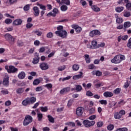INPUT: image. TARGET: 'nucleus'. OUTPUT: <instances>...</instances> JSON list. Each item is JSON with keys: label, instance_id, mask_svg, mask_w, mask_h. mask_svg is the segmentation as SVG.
Masks as SVG:
<instances>
[{"label": "nucleus", "instance_id": "1", "mask_svg": "<svg viewBox=\"0 0 131 131\" xmlns=\"http://www.w3.org/2000/svg\"><path fill=\"white\" fill-rule=\"evenodd\" d=\"M36 102V97H30L26 98L22 102L23 106H27V105H31L34 104Z\"/></svg>", "mask_w": 131, "mask_h": 131}, {"label": "nucleus", "instance_id": "2", "mask_svg": "<svg viewBox=\"0 0 131 131\" xmlns=\"http://www.w3.org/2000/svg\"><path fill=\"white\" fill-rule=\"evenodd\" d=\"M55 34L59 37H61V38H66V37H67V35H68V33H67L66 30H63L62 31H55Z\"/></svg>", "mask_w": 131, "mask_h": 131}, {"label": "nucleus", "instance_id": "3", "mask_svg": "<svg viewBox=\"0 0 131 131\" xmlns=\"http://www.w3.org/2000/svg\"><path fill=\"white\" fill-rule=\"evenodd\" d=\"M32 120H33V118L30 115L26 116L23 124L25 126L28 125V124L31 123L32 122Z\"/></svg>", "mask_w": 131, "mask_h": 131}, {"label": "nucleus", "instance_id": "4", "mask_svg": "<svg viewBox=\"0 0 131 131\" xmlns=\"http://www.w3.org/2000/svg\"><path fill=\"white\" fill-rule=\"evenodd\" d=\"M5 69L7 70L8 73H16V72H18V69L13 66H10L9 67L6 66Z\"/></svg>", "mask_w": 131, "mask_h": 131}, {"label": "nucleus", "instance_id": "5", "mask_svg": "<svg viewBox=\"0 0 131 131\" xmlns=\"http://www.w3.org/2000/svg\"><path fill=\"white\" fill-rule=\"evenodd\" d=\"M82 123L85 127H91V126H94V125L96 124V122L95 121H90L89 120H85L83 121Z\"/></svg>", "mask_w": 131, "mask_h": 131}, {"label": "nucleus", "instance_id": "6", "mask_svg": "<svg viewBox=\"0 0 131 131\" xmlns=\"http://www.w3.org/2000/svg\"><path fill=\"white\" fill-rule=\"evenodd\" d=\"M5 37L6 40H7V41H9V43H10L11 45H13L15 41V39L14 38V37H13V36H12V35H11V34L7 33L5 35Z\"/></svg>", "mask_w": 131, "mask_h": 131}, {"label": "nucleus", "instance_id": "7", "mask_svg": "<svg viewBox=\"0 0 131 131\" xmlns=\"http://www.w3.org/2000/svg\"><path fill=\"white\" fill-rule=\"evenodd\" d=\"M76 114L79 117L82 116V114H83V107H77L76 110Z\"/></svg>", "mask_w": 131, "mask_h": 131}, {"label": "nucleus", "instance_id": "8", "mask_svg": "<svg viewBox=\"0 0 131 131\" xmlns=\"http://www.w3.org/2000/svg\"><path fill=\"white\" fill-rule=\"evenodd\" d=\"M90 35L91 37H94L96 35H101V32L98 30H94L90 33Z\"/></svg>", "mask_w": 131, "mask_h": 131}, {"label": "nucleus", "instance_id": "9", "mask_svg": "<svg viewBox=\"0 0 131 131\" xmlns=\"http://www.w3.org/2000/svg\"><path fill=\"white\" fill-rule=\"evenodd\" d=\"M39 67L41 70H48L49 69V64L46 62H41L40 63Z\"/></svg>", "mask_w": 131, "mask_h": 131}, {"label": "nucleus", "instance_id": "10", "mask_svg": "<svg viewBox=\"0 0 131 131\" xmlns=\"http://www.w3.org/2000/svg\"><path fill=\"white\" fill-rule=\"evenodd\" d=\"M39 55L37 53H35L34 58L33 59L32 63L33 64H37L39 62Z\"/></svg>", "mask_w": 131, "mask_h": 131}, {"label": "nucleus", "instance_id": "11", "mask_svg": "<svg viewBox=\"0 0 131 131\" xmlns=\"http://www.w3.org/2000/svg\"><path fill=\"white\" fill-rule=\"evenodd\" d=\"M111 62L114 64H119L121 61L118 55H116L114 58L111 60Z\"/></svg>", "mask_w": 131, "mask_h": 131}, {"label": "nucleus", "instance_id": "12", "mask_svg": "<svg viewBox=\"0 0 131 131\" xmlns=\"http://www.w3.org/2000/svg\"><path fill=\"white\" fill-rule=\"evenodd\" d=\"M72 28L75 29L77 33H80V32H81V31L82 30V29L81 28V27H79V26L77 25H73Z\"/></svg>", "mask_w": 131, "mask_h": 131}, {"label": "nucleus", "instance_id": "13", "mask_svg": "<svg viewBox=\"0 0 131 131\" xmlns=\"http://www.w3.org/2000/svg\"><path fill=\"white\" fill-rule=\"evenodd\" d=\"M79 73V75H75L73 77V79H74V80H76L83 77V73H82V72H80Z\"/></svg>", "mask_w": 131, "mask_h": 131}, {"label": "nucleus", "instance_id": "14", "mask_svg": "<svg viewBox=\"0 0 131 131\" xmlns=\"http://www.w3.org/2000/svg\"><path fill=\"white\" fill-rule=\"evenodd\" d=\"M124 3L126 4V8L127 11H131V3H129V0H124Z\"/></svg>", "mask_w": 131, "mask_h": 131}, {"label": "nucleus", "instance_id": "15", "mask_svg": "<svg viewBox=\"0 0 131 131\" xmlns=\"http://www.w3.org/2000/svg\"><path fill=\"white\" fill-rule=\"evenodd\" d=\"M70 92V87L64 88L60 91V93L63 95V94H67Z\"/></svg>", "mask_w": 131, "mask_h": 131}, {"label": "nucleus", "instance_id": "16", "mask_svg": "<svg viewBox=\"0 0 131 131\" xmlns=\"http://www.w3.org/2000/svg\"><path fill=\"white\" fill-rule=\"evenodd\" d=\"M34 15L35 17H37L39 15V9L38 7L35 6L33 7Z\"/></svg>", "mask_w": 131, "mask_h": 131}, {"label": "nucleus", "instance_id": "17", "mask_svg": "<svg viewBox=\"0 0 131 131\" xmlns=\"http://www.w3.org/2000/svg\"><path fill=\"white\" fill-rule=\"evenodd\" d=\"M13 24L15 26H18V25H21L22 24V19H16L13 21Z\"/></svg>", "mask_w": 131, "mask_h": 131}, {"label": "nucleus", "instance_id": "18", "mask_svg": "<svg viewBox=\"0 0 131 131\" xmlns=\"http://www.w3.org/2000/svg\"><path fill=\"white\" fill-rule=\"evenodd\" d=\"M103 96L105 98H111L113 97V93L107 91L103 93Z\"/></svg>", "mask_w": 131, "mask_h": 131}, {"label": "nucleus", "instance_id": "19", "mask_svg": "<svg viewBox=\"0 0 131 131\" xmlns=\"http://www.w3.org/2000/svg\"><path fill=\"white\" fill-rule=\"evenodd\" d=\"M9 77H7L3 79V84L5 86H9Z\"/></svg>", "mask_w": 131, "mask_h": 131}, {"label": "nucleus", "instance_id": "20", "mask_svg": "<svg viewBox=\"0 0 131 131\" xmlns=\"http://www.w3.org/2000/svg\"><path fill=\"white\" fill-rule=\"evenodd\" d=\"M115 17L116 18V23L118 24H121L123 22V18L119 17L118 14H115Z\"/></svg>", "mask_w": 131, "mask_h": 131}, {"label": "nucleus", "instance_id": "21", "mask_svg": "<svg viewBox=\"0 0 131 131\" xmlns=\"http://www.w3.org/2000/svg\"><path fill=\"white\" fill-rule=\"evenodd\" d=\"M92 49H99L98 42L96 40H93L92 41Z\"/></svg>", "mask_w": 131, "mask_h": 131}, {"label": "nucleus", "instance_id": "22", "mask_svg": "<svg viewBox=\"0 0 131 131\" xmlns=\"http://www.w3.org/2000/svg\"><path fill=\"white\" fill-rule=\"evenodd\" d=\"M25 76H26V74L24 72H21L18 75V77L19 79H24V78H25Z\"/></svg>", "mask_w": 131, "mask_h": 131}, {"label": "nucleus", "instance_id": "23", "mask_svg": "<svg viewBox=\"0 0 131 131\" xmlns=\"http://www.w3.org/2000/svg\"><path fill=\"white\" fill-rule=\"evenodd\" d=\"M131 23L129 21H126L124 23V30H125L126 28L130 27Z\"/></svg>", "mask_w": 131, "mask_h": 131}, {"label": "nucleus", "instance_id": "24", "mask_svg": "<svg viewBox=\"0 0 131 131\" xmlns=\"http://www.w3.org/2000/svg\"><path fill=\"white\" fill-rule=\"evenodd\" d=\"M123 10H124V7L122 6L118 7L115 8V11L117 12V13H121Z\"/></svg>", "mask_w": 131, "mask_h": 131}, {"label": "nucleus", "instance_id": "25", "mask_svg": "<svg viewBox=\"0 0 131 131\" xmlns=\"http://www.w3.org/2000/svg\"><path fill=\"white\" fill-rule=\"evenodd\" d=\"M121 117H122V116H121V115L119 113V112H116V113H115V114H114V118L115 119H120V118H121Z\"/></svg>", "mask_w": 131, "mask_h": 131}, {"label": "nucleus", "instance_id": "26", "mask_svg": "<svg viewBox=\"0 0 131 131\" xmlns=\"http://www.w3.org/2000/svg\"><path fill=\"white\" fill-rule=\"evenodd\" d=\"M92 9L94 11V12H100L101 11V9L100 8L98 7L97 6L93 5L92 6Z\"/></svg>", "mask_w": 131, "mask_h": 131}, {"label": "nucleus", "instance_id": "27", "mask_svg": "<svg viewBox=\"0 0 131 131\" xmlns=\"http://www.w3.org/2000/svg\"><path fill=\"white\" fill-rule=\"evenodd\" d=\"M85 60L87 64H90V63H91V58H90V55H89V54L85 55Z\"/></svg>", "mask_w": 131, "mask_h": 131}, {"label": "nucleus", "instance_id": "28", "mask_svg": "<svg viewBox=\"0 0 131 131\" xmlns=\"http://www.w3.org/2000/svg\"><path fill=\"white\" fill-rule=\"evenodd\" d=\"M48 118V120L50 122H51V123H54V122H55V119H54V118L53 117H52L51 115H49L47 116Z\"/></svg>", "mask_w": 131, "mask_h": 131}, {"label": "nucleus", "instance_id": "29", "mask_svg": "<svg viewBox=\"0 0 131 131\" xmlns=\"http://www.w3.org/2000/svg\"><path fill=\"white\" fill-rule=\"evenodd\" d=\"M40 83V80H39V79H35L33 82V85H38Z\"/></svg>", "mask_w": 131, "mask_h": 131}, {"label": "nucleus", "instance_id": "30", "mask_svg": "<svg viewBox=\"0 0 131 131\" xmlns=\"http://www.w3.org/2000/svg\"><path fill=\"white\" fill-rule=\"evenodd\" d=\"M37 118H38V121H41V120H42V117H43L42 114L40 113H38L37 114Z\"/></svg>", "mask_w": 131, "mask_h": 131}, {"label": "nucleus", "instance_id": "31", "mask_svg": "<svg viewBox=\"0 0 131 131\" xmlns=\"http://www.w3.org/2000/svg\"><path fill=\"white\" fill-rule=\"evenodd\" d=\"M16 93L18 94H23V93H24V89L22 88H18L16 90Z\"/></svg>", "mask_w": 131, "mask_h": 131}, {"label": "nucleus", "instance_id": "32", "mask_svg": "<svg viewBox=\"0 0 131 131\" xmlns=\"http://www.w3.org/2000/svg\"><path fill=\"white\" fill-rule=\"evenodd\" d=\"M120 92H121V89L117 88L115 90H114L113 93L115 95H118V94H120Z\"/></svg>", "mask_w": 131, "mask_h": 131}, {"label": "nucleus", "instance_id": "33", "mask_svg": "<svg viewBox=\"0 0 131 131\" xmlns=\"http://www.w3.org/2000/svg\"><path fill=\"white\" fill-rule=\"evenodd\" d=\"M60 10L62 11V12H66V11L68 10V7L66 5H62L60 7Z\"/></svg>", "mask_w": 131, "mask_h": 131}, {"label": "nucleus", "instance_id": "34", "mask_svg": "<svg viewBox=\"0 0 131 131\" xmlns=\"http://www.w3.org/2000/svg\"><path fill=\"white\" fill-rule=\"evenodd\" d=\"M96 113V110L95 107H92L89 110V114H94Z\"/></svg>", "mask_w": 131, "mask_h": 131}, {"label": "nucleus", "instance_id": "35", "mask_svg": "<svg viewBox=\"0 0 131 131\" xmlns=\"http://www.w3.org/2000/svg\"><path fill=\"white\" fill-rule=\"evenodd\" d=\"M79 69V66L78 64H75L73 66V70L74 71H77Z\"/></svg>", "mask_w": 131, "mask_h": 131}, {"label": "nucleus", "instance_id": "36", "mask_svg": "<svg viewBox=\"0 0 131 131\" xmlns=\"http://www.w3.org/2000/svg\"><path fill=\"white\" fill-rule=\"evenodd\" d=\"M61 4H64L67 5V6L70 5V0H61Z\"/></svg>", "mask_w": 131, "mask_h": 131}, {"label": "nucleus", "instance_id": "37", "mask_svg": "<svg viewBox=\"0 0 131 131\" xmlns=\"http://www.w3.org/2000/svg\"><path fill=\"white\" fill-rule=\"evenodd\" d=\"M75 90L76 91H77V92H81V90H82V87L80 85H76Z\"/></svg>", "mask_w": 131, "mask_h": 131}, {"label": "nucleus", "instance_id": "38", "mask_svg": "<svg viewBox=\"0 0 131 131\" xmlns=\"http://www.w3.org/2000/svg\"><path fill=\"white\" fill-rule=\"evenodd\" d=\"M65 124L66 125H69V126H73V127L75 126V123L73 122H67V123H66Z\"/></svg>", "mask_w": 131, "mask_h": 131}, {"label": "nucleus", "instance_id": "39", "mask_svg": "<svg viewBox=\"0 0 131 131\" xmlns=\"http://www.w3.org/2000/svg\"><path fill=\"white\" fill-rule=\"evenodd\" d=\"M108 130H113L114 129V125L110 124L107 127Z\"/></svg>", "mask_w": 131, "mask_h": 131}, {"label": "nucleus", "instance_id": "40", "mask_svg": "<svg viewBox=\"0 0 131 131\" xmlns=\"http://www.w3.org/2000/svg\"><path fill=\"white\" fill-rule=\"evenodd\" d=\"M73 103V100H72V99H70L68 101V104H67L68 108H70V107H71V106H72Z\"/></svg>", "mask_w": 131, "mask_h": 131}, {"label": "nucleus", "instance_id": "41", "mask_svg": "<svg viewBox=\"0 0 131 131\" xmlns=\"http://www.w3.org/2000/svg\"><path fill=\"white\" fill-rule=\"evenodd\" d=\"M40 108L41 112H47L48 111V106H41Z\"/></svg>", "mask_w": 131, "mask_h": 131}, {"label": "nucleus", "instance_id": "42", "mask_svg": "<svg viewBox=\"0 0 131 131\" xmlns=\"http://www.w3.org/2000/svg\"><path fill=\"white\" fill-rule=\"evenodd\" d=\"M124 17H126V18H128L130 16V12L128 11H126L123 14Z\"/></svg>", "mask_w": 131, "mask_h": 131}, {"label": "nucleus", "instance_id": "43", "mask_svg": "<svg viewBox=\"0 0 131 131\" xmlns=\"http://www.w3.org/2000/svg\"><path fill=\"white\" fill-rule=\"evenodd\" d=\"M119 57V59L120 60V62H121L122 61H123L124 60H125V56L123 55H118Z\"/></svg>", "mask_w": 131, "mask_h": 131}, {"label": "nucleus", "instance_id": "44", "mask_svg": "<svg viewBox=\"0 0 131 131\" xmlns=\"http://www.w3.org/2000/svg\"><path fill=\"white\" fill-rule=\"evenodd\" d=\"M29 9H30V5L29 4L26 5L24 7V10L26 12V11H29Z\"/></svg>", "mask_w": 131, "mask_h": 131}, {"label": "nucleus", "instance_id": "45", "mask_svg": "<svg viewBox=\"0 0 131 131\" xmlns=\"http://www.w3.org/2000/svg\"><path fill=\"white\" fill-rule=\"evenodd\" d=\"M99 103H100V104L101 105H107V100H99Z\"/></svg>", "mask_w": 131, "mask_h": 131}, {"label": "nucleus", "instance_id": "46", "mask_svg": "<svg viewBox=\"0 0 131 131\" xmlns=\"http://www.w3.org/2000/svg\"><path fill=\"white\" fill-rule=\"evenodd\" d=\"M65 69H66V66L64 65L58 68V70H59V71H63V70H65Z\"/></svg>", "mask_w": 131, "mask_h": 131}, {"label": "nucleus", "instance_id": "47", "mask_svg": "<svg viewBox=\"0 0 131 131\" xmlns=\"http://www.w3.org/2000/svg\"><path fill=\"white\" fill-rule=\"evenodd\" d=\"M53 36H54V34H53V33H52V32H49L47 34V37L48 38H52V37H53Z\"/></svg>", "mask_w": 131, "mask_h": 131}, {"label": "nucleus", "instance_id": "48", "mask_svg": "<svg viewBox=\"0 0 131 131\" xmlns=\"http://www.w3.org/2000/svg\"><path fill=\"white\" fill-rule=\"evenodd\" d=\"M45 88H47L48 89V90H50V89H52L53 88V85L51 83L47 84L45 85Z\"/></svg>", "mask_w": 131, "mask_h": 131}, {"label": "nucleus", "instance_id": "49", "mask_svg": "<svg viewBox=\"0 0 131 131\" xmlns=\"http://www.w3.org/2000/svg\"><path fill=\"white\" fill-rule=\"evenodd\" d=\"M13 22V20L11 19L7 18L5 20L6 24H11Z\"/></svg>", "mask_w": 131, "mask_h": 131}, {"label": "nucleus", "instance_id": "50", "mask_svg": "<svg viewBox=\"0 0 131 131\" xmlns=\"http://www.w3.org/2000/svg\"><path fill=\"white\" fill-rule=\"evenodd\" d=\"M34 33H36L38 36H41V34H42V32L39 31H34Z\"/></svg>", "mask_w": 131, "mask_h": 131}, {"label": "nucleus", "instance_id": "51", "mask_svg": "<svg viewBox=\"0 0 131 131\" xmlns=\"http://www.w3.org/2000/svg\"><path fill=\"white\" fill-rule=\"evenodd\" d=\"M97 127H102L104 124L102 121H99L97 122Z\"/></svg>", "mask_w": 131, "mask_h": 131}, {"label": "nucleus", "instance_id": "52", "mask_svg": "<svg viewBox=\"0 0 131 131\" xmlns=\"http://www.w3.org/2000/svg\"><path fill=\"white\" fill-rule=\"evenodd\" d=\"M33 26V24L31 23H28L26 25V28L30 29Z\"/></svg>", "mask_w": 131, "mask_h": 131}, {"label": "nucleus", "instance_id": "53", "mask_svg": "<svg viewBox=\"0 0 131 131\" xmlns=\"http://www.w3.org/2000/svg\"><path fill=\"white\" fill-rule=\"evenodd\" d=\"M86 95L88 96L89 97H92V96H94V94L93 93H92V92L89 91L86 92Z\"/></svg>", "mask_w": 131, "mask_h": 131}, {"label": "nucleus", "instance_id": "54", "mask_svg": "<svg viewBox=\"0 0 131 131\" xmlns=\"http://www.w3.org/2000/svg\"><path fill=\"white\" fill-rule=\"evenodd\" d=\"M1 93L3 95H8V94H9V91L8 90L6 89L5 90L1 91Z\"/></svg>", "mask_w": 131, "mask_h": 131}, {"label": "nucleus", "instance_id": "55", "mask_svg": "<svg viewBox=\"0 0 131 131\" xmlns=\"http://www.w3.org/2000/svg\"><path fill=\"white\" fill-rule=\"evenodd\" d=\"M96 115H92L89 117V119H90V120H95V119H96Z\"/></svg>", "mask_w": 131, "mask_h": 131}, {"label": "nucleus", "instance_id": "56", "mask_svg": "<svg viewBox=\"0 0 131 131\" xmlns=\"http://www.w3.org/2000/svg\"><path fill=\"white\" fill-rule=\"evenodd\" d=\"M57 29L58 31H63L64 29V27H63V26H59L57 27Z\"/></svg>", "mask_w": 131, "mask_h": 131}, {"label": "nucleus", "instance_id": "57", "mask_svg": "<svg viewBox=\"0 0 131 131\" xmlns=\"http://www.w3.org/2000/svg\"><path fill=\"white\" fill-rule=\"evenodd\" d=\"M24 45V43L23 42L20 40L17 41V46H18V47H23Z\"/></svg>", "mask_w": 131, "mask_h": 131}, {"label": "nucleus", "instance_id": "58", "mask_svg": "<svg viewBox=\"0 0 131 131\" xmlns=\"http://www.w3.org/2000/svg\"><path fill=\"white\" fill-rule=\"evenodd\" d=\"M96 76H101L102 72L100 71H97L95 73Z\"/></svg>", "mask_w": 131, "mask_h": 131}, {"label": "nucleus", "instance_id": "59", "mask_svg": "<svg viewBox=\"0 0 131 131\" xmlns=\"http://www.w3.org/2000/svg\"><path fill=\"white\" fill-rule=\"evenodd\" d=\"M119 113L121 115V116L123 115H125V111L121 110L119 112Z\"/></svg>", "mask_w": 131, "mask_h": 131}, {"label": "nucleus", "instance_id": "60", "mask_svg": "<svg viewBox=\"0 0 131 131\" xmlns=\"http://www.w3.org/2000/svg\"><path fill=\"white\" fill-rule=\"evenodd\" d=\"M125 2H124V0H119L118 1V5H124Z\"/></svg>", "mask_w": 131, "mask_h": 131}, {"label": "nucleus", "instance_id": "61", "mask_svg": "<svg viewBox=\"0 0 131 131\" xmlns=\"http://www.w3.org/2000/svg\"><path fill=\"white\" fill-rule=\"evenodd\" d=\"M35 91H36V92H40V91H42V87L38 86V87L36 88Z\"/></svg>", "mask_w": 131, "mask_h": 131}, {"label": "nucleus", "instance_id": "62", "mask_svg": "<svg viewBox=\"0 0 131 131\" xmlns=\"http://www.w3.org/2000/svg\"><path fill=\"white\" fill-rule=\"evenodd\" d=\"M40 42L38 40H35L34 42V45L36 46H39Z\"/></svg>", "mask_w": 131, "mask_h": 131}, {"label": "nucleus", "instance_id": "63", "mask_svg": "<svg viewBox=\"0 0 131 131\" xmlns=\"http://www.w3.org/2000/svg\"><path fill=\"white\" fill-rule=\"evenodd\" d=\"M11 104H12V102L10 100L7 101L5 103V105L6 106H10Z\"/></svg>", "mask_w": 131, "mask_h": 131}, {"label": "nucleus", "instance_id": "64", "mask_svg": "<svg viewBox=\"0 0 131 131\" xmlns=\"http://www.w3.org/2000/svg\"><path fill=\"white\" fill-rule=\"evenodd\" d=\"M71 78V76H69L68 77H64V78H63L62 80L63 81H65V80H69V79H70Z\"/></svg>", "mask_w": 131, "mask_h": 131}]
</instances>
